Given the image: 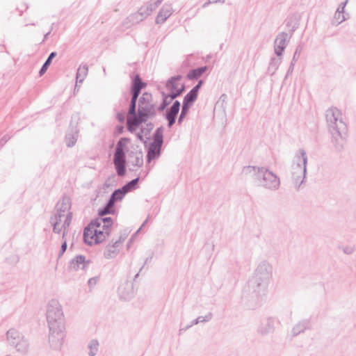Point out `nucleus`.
Here are the masks:
<instances>
[{
    "label": "nucleus",
    "instance_id": "obj_1",
    "mask_svg": "<svg viewBox=\"0 0 356 356\" xmlns=\"http://www.w3.org/2000/svg\"><path fill=\"white\" fill-rule=\"evenodd\" d=\"M241 174L253 179L259 186L275 191L280 186V179L273 171L263 166L247 165L242 168Z\"/></svg>",
    "mask_w": 356,
    "mask_h": 356
},
{
    "label": "nucleus",
    "instance_id": "obj_2",
    "mask_svg": "<svg viewBox=\"0 0 356 356\" xmlns=\"http://www.w3.org/2000/svg\"><path fill=\"white\" fill-rule=\"evenodd\" d=\"M325 116L332 142L340 150L343 147L347 135V127L343 121L342 114L338 108H331L327 110Z\"/></svg>",
    "mask_w": 356,
    "mask_h": 356
},
{
    "label": "nucleus",
    "instance_id": "obj_3",
    "mask_svg": "<svg viewBox=\"0 0 356 356\" xmlns=\"http://www.w3.org/2000/svg\"><path fill=\"white\" fill-rule=\"evenodd\" d=\"M273 277V266L266 260L260 261L249 281V286L258 296H265Z\"/></svg>",
    "mask_w": 356,
    "mask_h": 356
},
{
    "label": "nucleus",
    "instance_id": "obj_4",
    "mask_svg": "<svg viewBox=\"0 0 356 356\" xmlns=\"http://www.w3.org/2000/svg\"><path fill=\"white\" fill-rule=\"evenodd\" d=\"M155 115L156 108L152 103V95L147 92L143 93L138 101L137 113L135 111V115H131L127 118V129L130 132L135 131L140 124L147 122L149 118Z\"/></svg>",
    "mask_w": 356,
    "mask_h": 356
},
{
    "label": "nucleus",
    "instance_id": "obj_5",
    "mask_svg": "<svg viewBox=\"0 0 356 356\" xmlns=\"http://www.w3.org/2000/svg\"><path fill=\"white\" fill-rule=\"evenodd\" d=\"M113 221L110 217H99L92 221L83 232L85 242L92 245L100 243L110 235Z\"/></svg>",
    "mask_w": 356,
    "mask_h": 356
},
{
    "label": "nucleus",
    "instance_id": "obj_6",
    "mask_svg": "<svg viewBox=\"0 0 356 356\" xmlns=\"http://www.w3.org/2000/svg\"><path fill=\"white\" fill-rule=\"evenodd\" d=\"M307 160V154L304 149H299L293 159L291 173L294 185L297 188H299L305 179Z\"/></svg>",
    "mask_w": 356,
    "mask_h": 356
},
{
    "label": "nucleus",
    "instance_id": "obj_7",
    "mask_svg": "<svg viewBox=\"0 0 356 356\" xmlns=\"http://www.w3.org/2000/svg\"><path fill=\"white\" fill-rule=\"evenodd\" d=\"M46 319L48 326L65 325L63 307L57 299L52 298L47 302L46 305Z\"/></svg>",
    "mask_w": 356,
    "mask_h": 356
},
{
    "label": "nucleus",
    "instance_id": "obj_8",
    "mask_svg": "<svg viewBox=\"0 0 356 356\" xmlns=\"http://www.w3.org/2000/svg\"><path fill=\"white\" fill-rule=\"evenodd\" d=\"M8 346L22 354L26 353L29 348V343L25 336L15 328L9 329L6 334Z\"/></svg>",
    "mask_w": 356,
    "mask_h": 356
},
{
    "label": "nucleus",
    "instance_id": "obj_9",
    "mask_svg": "<svg viewBox=\"0 0 356 356\" xmlns=\"http://www.w3.org/2000/svg\"><path fill=\"white\" fill-rule=\"evenodd\" d=\"M49 343L50 347L55 350H60L64 343L66 337L65 325L48 326Z\"/></svg>",
    "mask_w": 356,
    "mask_h": 356
},
{
    "label": "nucleus",
    "instance_id": "obj_10",
    "mask_svg": "<svg viewBox=\"0 0 356 356\" xmlns=\"http://www.w3.org/2000/svg\"><path fill=\"white\" fill-rule=\"evenodd\" d=\"M163 128L162 127L156 129L153 136V142L149 145L147 160L150 163L152 160L158 159L161 155V147L163 143Z\"/></svg>",
    "mask_w": 356,
    "mask_h": 356
},
{
    "label": "nucleus",
    "instance_id": "obj_11",
    "mask_svg": "<svg viewBox=\"0 0 356 356\" xmlns=\"http://www.w3.org/2000/svg\"><path fill=\"white\" fill-rule=\"evenodd\" d=\"M72 216L54 213L50 218V223L55 234H60L62 229H69L72 222Z\"/></svg>",
    "mask_w": 356,
    "mask_h": 356
},
{
    "label": "nucleus",
    "instance_id": "obj_12",
    "mask_svg": "<svg viewBox=\"0 0 356 356\" xmlns=\"http://www.w3.org/2000/svg\"><path fill=\"white\" fill-rule=\"evenodd\" d=\"M125 237L120 236L118 239L108 243L104 251V256L106 259L115 258L120 253L122 245Z\"/></svg>",
    "mask_w": 356,
    "mask_h": 356
},
{
    "label": "nucleus",
    "instance_id": "obj_13",
    "mask_svg": "<svg viewBox=\"0 0 356 356\" xmlns=\"http://www.w3.org/2000/svg\"><path fill=\"white\" fill-rule=\"evenodd\" d=\"M291 34L289 35L286 32L277 34L274 42V51L277 56H282L283 51L288 44Z\"/></svg>",
    "mask_w": 356,
    "mask_h": 356
},
{
    "label": "nucleus",
    "instance_id": "obj_14",
    "mask_svg": "<svg viewBox=\"0 0 356 356\" xmlns=\"http://www.w3.org/2000/svg\"><path fill=\"white\" fill-rule=\"evenodd\" d=\"M72 201L69 197H63L56 204L55 209V214L67 215V216L72 217V212L71 211Z\"/></svg>",
    "mask_w": 356,
    "mask_h": 356
},
{
    "label": "nucleus",
    "instance_id": "obj_15",
    "mask_svg": "<svg viewBox=\"0 0 356 356\" xmlns=\"http://www.w3.org/2000/svg\"><path fill=\"white\" fill-rule=\"evenodd\" d=\"M118 293L120 298L129 300L134 295L133 283L129 281L122 282L118 287Z\"/></svg>",
    "mask_w": 356,
    "mask_h": 356
},
{
    "label": "nucleus",
    "instance_id": "obj_16",
    "mask_svg": "<svg viewBox=\"0 0 356 356\" xmlns=\"http://www.w3.org/2000/svg\"><path fill=\"white\" fill-rule=\"evenodd\" d=\"M172 13L173 9L172 5L170 3H165L158 13V15L156 19V23H164L166 21V19L172 14Z\"/></svg>",
    "mask_w": 356,
    "mask_h": 356
},
{
    "label": "nucleus",
    "instance_id": "obj_17",
    "mask_svg": "<svg viewBox=\"0 0 356 356\" xmlns=\"http://www.w3.org/2000/svg\"><path fill=\"white\" fill-rule=\"evenodd\" d=\"M180 102L177 100L174 102L169 111L166 113V119L168 121V127H172L176 120L177 115L180 109Z\"/></svg>",
    "mask_w": 356,
    "mask_h": 356
},
{
    "label": "nucleus",
    "instance_id": "obj_18",
    "mask_svg": "<svg viewBox=\"0 0 356 356\" xmlns=\"http://www.w3.org/2000/svg\"><path fill=\"white\" fill-rule=\"evenodd\" d=\"M276 320L273 318H269L261 323L258 328V332L262 335H266L273 332L275 330Z\"/></svg>",
    "mask_w": 356,
    "mask_h": 356
},
{
    "label": "nucleus",
    "instance_id": "obj_19",
    "mask_svg": "<svg viewBox=\"0 0 356 356\" xmlns=\"http://www.w3.org/2000/svg\"><path fill=\"white\" fill-rule=\"evenodd\" d=\"M88 265V261L86 260V257L79 255L70 261V268L74 270H84Z\"/></svg>",
    "mask_w": 356,
    "mask_h": 356
},
{
    "label": "nucleus",
    "instance_id": "obj_20",
    "mask_svg": "<svg viewBox=\"0 0 356 356\" xmlns=\"http://www.w3.org/2000/svg\"><path fill=\"white\" fill-rule=\"evenodd\" d=\"M311 323L309 320L304 319L298 322L291 330V334L293 337H296L301 333H303L305 330L310 329Z\"/></svg>",
    "mask_w": 356,
    "mask_h": 356
},
{
    "label": "nucleus",
    "instance_id": "obj_21",
    "mask_svg": "<svg viewBox=\"0 0 356 356\" xmlns=\"http://www.w3.org/2000/svg\"><path fill=\"white\" fill-rule=\"evenodd\" d=\"M126 194L127 193L124 191L122 188L114 191L108 200V207H113L115 203L117 201L122 200Z\"/></svg>",
    "mask_w": 356,
    "mask_h": 356
},
{
    "label": "nucleus",
    "instance_id": "obj_22",
    "mask_svg": "<svg viewBox=\"0 0 356 356\" xmlns=\"http://www.w3.org/2000/svg\"><path fill=\"white\" fill-rule=\"evenodd\" d=\"M143 20L144 19L142 17L136 12L127 17V18L123 22V25L126 28H128L131 25L138 24Z\"/></svg>",
    "mask_w": 356,
    "mask_h": 356
},
{
    "label": "nucleus",
    "instance_id": "obj_23",
    "mask_svg": "<svg viewBox=\"0 0 356 356\" xmlns=\"http://www.w3.org/2000/svg\"><path fill=\"white\" fill-rule=\"evenodd\" d=\"M131 163V170H134L136 168H140L143 165V156L142 152H136L131 156L129 161Z\"/></svg>",
    "mask_w": 356,
    "mask_h": 356
},
{
    "label": "nucleus",
    "instance_id": "obj_24",
    "mask_svg": "<svg viewBox=\"0 0 356 356\" xmlns=\"http://www.w3.org/2000/svg\"><path fill=\"white\" fill-rule=\"evenodd\" d=\"M88 356H96L99 350V343L97 339L90 340L87 345Z\"/></svg>",
    "mask_w": 356,
    "mask_h": 356
},
{
    "label": "nucleus",
    "instance_id": "obj_25",
    "mask_svg": "<svg viewBox=\"0 0 356 356\" xmlns=\"http://www.w3.org/2000/svg\"><path fill=\"white\" fill-rule=\"evenodd\" d=\"M281 63V56L271 58L268 67V72L270 75H273L276 72Z\"/></svg>",
    "mask_w": 356,
    "mask_h": 356
},
{
    "label": "nucleus",
    "instance_id": "obj_26",
    "mask_svg": "<svg viewBox=\"0 0 356 356\" xmlns=\"http://www.w3.org/2000/svg\"><path fill=\"white\" fill-rule=\"evenodd\" d=\"M88 67L87 65L84 64V65H81L79 66V67L77 70L76 76V83H81L84 81L85 78L86 77V76L88 74ZM76 87H77V84H76Z\"/></svg>",
    "mask_w": 356,
    "mask_h": 356
},
{
    "label": "nucleus",
    "instance_id": "obj_27",
    "mask_svg": "<svg viewBox=\"0 0 356 356\" xmlns=\"http://www.w3.org/2000/svg\"><path fill=\"white\" fill-rule=\"evenodd\" d=\"M79 132L76 129L72 130L68 133L65 136L66 145L68 147H73L78 139Z\"/></svg>",
    "mask_w": 356,
    "mask_h": 356
},
{
    "label": "nucleus",
    "instance_id": "obj_28",
    "mask_svg": "<svg viewBox=\"0 0 356 356\" xmlns=\"http://www.w3.org/2000/svg\"><path fill=\"white\" fill-rule=\"evenodd\" d=\"M140 91L131 90L132 97H131L129 109V112H128L129 116H130L131 115H135V111H136V102H137L138 97L140 95Z\"/></svg>",
    "mask_w": 356,
    "mask_h": 356
},
{
    "label": "nucleus",
    "instance_id": "obj_29",
    "mask_svg": "<svg viewBox=\"0 0 356 356\" xmlns=\"http://www.w3.org/2000/svg\"><path fill=\"white\" fill-rule=\"evenodd\" d=\"M140 91L131 90L132 97H131L129 109V112H128L129 116H130L131 115H135V111H136V102H137L138 97L140 95Z\"/></svg>",
    "mask_w": 356,
    "mask_h": 356
},
{
    "label": "nucleus",
    "instance_id": "obj_30",
    "mask_svg": "<svg viewBox=\"0 0 356 356\" xmlns=\"http://www.w3.org/2000/svg\"><path fill=\"white\" fill-rule=\"evenodd\" d=\"M181 76H173L169 79L166 83V88L170 91H174L180 89L178 81L181 79Z\"/></svg>",
    "mask_w": 356,
    "mask_h": 356
},
{
    "label": "nucleus",
    "instance_id": "obj_31",
    "mask_svg": "<svg viewBox=\"0 0 356 356\" xmlns=\"http://www.w3.org/2000/svg\"><path fill=\"white\" fill-rule=\"evenodd\" d=\"M207 70V66L200 67L191 70L187 76L189 79H195L201 76Z\"/></svg>",
    "mask_w": 356,
    "mask_h": 356
},
{
    "label": "nucleus",
    "instance_id": "obj_32",
    "mask_svg": "<svg viewBox=\"0 0 356 356\" xmlns=\"http://www.w3.org/2000/svg\"><path fill=\"white\" fill-rule=\"evenodd\" d=\"M197 94L195 90H191L184 97L183 104L191 106L192 104L196 100Z\"/></svg>",
    "mask_w": 356,
    "mask_h": 356
},
{
    "label": "nucleus",
    "instance_id": "obj_33",
    "mask_svg": "<svg viewBox=\"0 0 356 356\" xmlns=\"http://www.w3.org/2000/svg\"><path fill=\"white\" fill-rule=\"evenodd\" d=\"M301 51H302V48L300 46H298L296 51H295V53L293 54V58H292V60L291 62V64H290V66H289V68L288 70V72H287V74H286V76H288L289 74L292 73L293 70V67H294V65L296 63V61L298 60V56H300V53H301Z\"/></svg>",
    "mask_w": 356,
    "mask_h": 356
},
{
    "label": "nucleus",
    "instance_id": "obj_34",
    "mask_svg": "<svg viewBox=\"0 0 356 356\" xmlns=\"http://www.w3.org/2000/svg\"><path fill=\"white\" fill-rule=\"evenodd\" d=\"M144 86L145 83L141 81L139 75H136L133 80V86L131 90L140 92Z\"/></svg>",
    "mask_w": 356,
    "mask_h": 356
},
{
    "label": "nucleus",
    "instance_id": "obj_35",
    "mask_svg": "<svg viewBox=\"0 0 356 356\" xmlns=\"http://www.w3.org/2000/svg\"><path fill=\"white\" fill-rule=\"evenodd\" d=\"M56 56V52H51L49 56H48L47 59L46 60V61L44 62V63L43 64V65L42 66L40 70V74L42 75L43 73H44L47 68L49 67V66L50 65L51 63V60L52 59Z\"/></svg>",
    "mask_w": 356,
    "mask_h": 356
},
{
    "label": "nucleus",
    "instance_id": "obj_36",
    "mask_svg": "<svg viewBox=\"0 0 356 356\" xmlns=\"http://www.w3.org/2000/svg\"><path fill=\"white\" fill-rule=\"evenodd\" d=\"M125 163H126L125 153L115 152L114 159H113L114 165Z\"/></svg>",
    "mask_w": 356,
    "mask_h": 356
},
{
    "label": "nucleus",
    "instance_id": "obj_37",
    "mask_svg": "<svg viewBox=\"0 0 356 356\" xmlns=\"http://www.w3.org/2000/svg\"><path fill=\"white\" fill-rule=\"evenodd\" d=\"M138 181H139L138 177L134 179L133 180H131V181L128 182L124 186H123L122 188L124 190V191H125V193H127L128 192H129L135 188L136 186L138 183Z\"/></svg>",
    "mask_w": 356,
    "mask_h": 356
},
{
    "label": "nucleus",
    "instance_id": "obj_38",
    "mask_svg": "<svg viewBox=\"0 0 356 356\" xmlns=\"http://www.w3.org/2000/svg\"><path fill=\"white\" fill-rule=\"evenodd\" d=\"M348 17V14L341 13V10H337L334 14V20L337 22V24H341L345 20H346Z\"/></svg>",
    "mask_w": 356,
    "mask_h": 356
},
{
    "label": "nucleus",
    "instance_id": "obj_39",
    "mask_svg": "<svg viewBox=\"0 0 356 356\" xmlns=\"http://www.w3.org/2000/svg\"><path fill=\"white\" fill-rule=\"evenodd\" d=\"M129 138H122L119 140L116 145L115 152H124V149L126 146V143L129 141Z\"/></svg>",
    "mask_w": 356,
    "mask_h": 356
},
{
    "label": "nucleus",
    "instance_id": "obj_40",
    "mask_svg": "<svg viewBox=\"0 0 356 356\" xmlns=\"http://www.w3.org/2000/svg\"><path fill=\"white\" fill-rule=\"evenodd\" d=\"M137 13L145 19L151 14V9H149L146 5H144L139 8Z\"/></svg>",
    "mask_w": 356,
    "mask_h": 356
},
{
    "label": "nucleus",
    "instance_id": "obj_41",
    "mask_svg": "<svg viewBox=\"0 0 356 356\" xmlns=\"http://www.w3.org/2000/svg\"><path fill=\"white\" fill-rule=\"evenodd\" d=\"M190 107L191 106H188V105L183 104L181 113H180L179 119H178L179 124H180L181 122V121L183 120V119L186 117V115L188 113Z\"/></svg>",
    "mask_w": 356,
    "mask_h": 356
},
{
    "label": "nucleus",
    "instance_id": "obj_42",
    "mask_svg": "<svg viewBox=\"0 0 356 356\" xmlns=\"http://www.w3.org/2000/svg\"><path fill=\"white\" fill-rule=\"evenodd\" d=\"M163 0H151L148 3L145 4L149 9H151V13L156 10L158 6L161 3Z\"/></svg>",
    "mask_w": 356,
    "mask_h": 356
},
{
    "label": "nucleus",
    "instance_id": "obj_43",
    "mask_svg": "<svg viewBox=\"0 0 356 356\" xmlns=\"http://www.w3.org/2000/svg\"><path fill=\"white\" fill-rule=\"evenodd\" d=\"M184 86L181 84L180 86V89L174 91H170V94L168 95V97L170 98V100H172L179 97L184 92Z\"/></svg>",
    "mask_w": 356,
    "mask_h": 356
},
{
    "label": "nucleus",
    "instance_id": "obj_44",
    "mask_svg": "<svg viewBox=\"0 0 356 356\" xmlns=\"http://www.w3.org/2000/svg\"><path fill=\"white\" fill-rule=\"evenodd\" d=\"M99 280V277H93L88 280V285L90 289V291H92L95 288V286L97 284Z\"/></svg>",
    "mask_w": 356,
    "mask_h": 356
},
{
    "label": "nucleus",
    "instance_id": "obj_45",
    "mask_svg": "<svg viewBox=\"0 0 356 356\" xmlns=\"http://www.w3.org/2000/svg\"><path fill=\"white\" fill-rule=\"evenodd\" d=\"M117 173L119 176L122 177L125 174V163H120L115 165Z\"/></svg>",
    "mask_w": 356,
    "mask_h": 356
},
{
    "label": "nucleus",
    "instance_id": "obj_46",
    "mask_svg": "<svg viewBox=\"0 0 356 356\" xmlns=\"http://www.w3.org/2000/svg\"><path fill=\"white\" fill-rule=\"evenodd\" d=\"M108 207V202H107L106 205L104 207V209H100L99 211V216L103 217L105 215L111 213L112 212L113 207Z\"/></svg>",
    "mask_w": 356,
    "mask_h": 356
},
{
    "label": "nucleus",
    "instance_id": "obj_47",
    "mask_svg": "<svg viewBox=\"0 0 356 356\" xmlns=\"http://www.w3.org/2000/svg\"><path fill=\"white\" fill-rule=\"evenodd\" d=\"M213 317V315L211 312H209L207 314H206L204 316H199L197 318L198 320V323H206L211 320Z\"/></svg>",
    "mask_w": 356,
    "mask_h": 356
},
{
    "label": "nucleus",
    "instance_id": "obj_48",
    "mask_svg": "<svg viewBox=\"0 0 356 356\" xmlns=\"http://www.w3.org/2000/svg\"><path fill=\"white\" fill-rule=\"evenodd\" d=\"M67 241H65L63 242H62V245H61V247H60V250L59 251V253H58V257H61V256L64 254V252L66 251V249H67Z\"/></svg>",
    "mask_w": 356,
    "mask_h": 356
},
{
    "label": "nucleus",
    "instance_id": "obj_49",
    "mask_svg": "<svg viewBox=\"0 0 356 356\" xmlns=\"http://www.w3.org/2000/svg\"><path fill=\"white\" fill-rule=\"evenodd\" d=\"M117 118L119 122H123L125 120V113H118L117 114Z\"/></svg>",
    "mask_w": 356,
    "mask_h": 356
},
{
    "label": "nucleus",
    "instance_id": "obj_50",
    "mask_svg": "<svg viewBox=\"0 0 356 356\" xmlns=\"http://www.w3.org/2000/svg\"><path fill=\"white\" fill-rule=\"evenodd\" d=\"M348 3V0H346L344 2H342L339 4L337 10H341V13H344V8Z\"/></svg>",
    "mask_w": 356,
    "mask_h": 356
},
{
    "label": "nucleus",
    "instance_id": "obj_51",
    "mask_svg": "<svg viewBox=\"0 0 356 356\" xmlns=\"http://www.w3.org/2000/svg\"><path fill=\"white\" fill-rule=\"evenodd\" d=\"M202 83H203V81L202 80H200L198 82V83L194 88H193L191 90H195V92L198 93V91H199L200 88H201Z\"/></svg>",
    "mask_w": 356,
    "mask_h": 356
},
{
    "label": "nucleus",
    "instance_id": "obj_52",
    "mask_svg": "<svg viewBox=\"0 0 356 356\" xmlns=\"http://www.w3.org/2000/svg\"><path fill=\"white\" fill-rule=\"evenodd\" d=\"M343 252L347 254H350L353 252L354 249L352 247H346L343 248Z\"/></svg>",
    "mask_w": 356,
    "mask_h": 356
},
{
    "label": "nucleus",
    "instance_id": "obj_53",
    "mask_svg": "<svg viewBox=\"0 0 356 356\" xmlns=\"http://www.w3.org/2000/svg\"><path fill=\"white\" fill-rule=\"evenodd\" d=\"M67 231L68 229H62V241L63 242L65 241H67V238H66V235H67Z\"/></svg>",
    "mask_w": 356,
    "mask_h": 356
},
{
    "label": "nucleus",
    "instance_id": "obj_54",
    "mask_svg": "<svg viewBox=\"0 0 356 356\" xmlns=\"http://www.w3.org/2000/svg\"><path fill=\"white\" fill-rule=\"evenodd\" d=\"M198 324V320L197 318L194 319L193 321H191V324L188 325L186 328H189V327H191L192 326L195 325H197Z\"/></svg>",
    "mask_w": 356,
    "mask_h": 356
},
{
    "label": "nucleus",
    "instance_id": "obj_55",
    "mask_svg": "<svg viewBox=\"0 0 356 356\" xmlns=\"http://www.w3.org/2000/svg\"><path fill=\"white\" fill-rule=\"evenodd\" d=\"M9 139V138H8L7 136H4L3 137L1 140H0V144L1 145H3Z\"/></svg>",
    "mask_w": 356,
    "mask_h": 356
},
{
    "label": "nucleus",
    "instance_id": "obj_56",
    "mask_svg": "<svg viewBox=\"0 0 356 356\" xmlns=\"http://www.w3.org/2000/svg\"><path fill=\"white\" fill-rule=\"evenodd\" d=\"M116 130H117L118 134H121V133H122V131L124 130V127H123V126H118L116 127Z\"/></svg>",
    "mask_w": 356,
    "mask_h": 356
},
{
    "label": "nucleus",
    "instance_id": "obj_57",
    "mask_svg": "<svg viewBox=\"0 0 356 356\" xmlns=\"http://www.w3.org/2000/svg\"><path fill=\"white\" fill-rule=\"evenodd\" d=\"M143 133H144V129H143L141 130V133H138V134H137V138H138L140 140H143V135H142V134H143Z\"/></svg>",
    "mask_w": 356,
    "mask_h": 356
},
{
    "label": "nucleus",
    "instance_id": "obj_58",
    "mask_svg": "<svg viewBox=\"0 0 356 356\" xmlns=\"http://www.w3.org/2000/svg\"><path fill=\"white\" fill-rule=\"evenodd\" d=\"M169 104V102H166V99H164L163 100V105L161 106L160 109L163 110L165 108V107Z\"/></svg>",
    "mask_w": 356,
    "mask_h": 356
},
{
    "label": "nucleus",
    "instance_id": "obj_59",
    "mask_svg": "<svg viewBox=\"0 0 356 356\" xmlns=\"http://www.w3.org/2000/svg\"><path fill=\"white\" fill-rule=\"evenodd\" d=\"M219 1L222 2V3H225V0H210V2H211V3H216Z\"/></svg>",
    "mask_w": 356,
    "mask_h": 356
},
{
    "label": "nucleus",
    "instance_id": "obj_60",
    "mask_svg": "<svg viewBox=\"0 0 356 356\" xmlns=\"http://www.w3.org/2000/svg\"><path fill=\"white\" fill-rule=\"evenodd\" d=\"M211 2H210V0H208L207 1H206L203 5H202V8H206L207 7L209 4H211Z\"/></svg>",
    "mask_w": 356,
    "mask_h": 356
},
{
    "label": "nucleus",
    "instance_id": "obj_61",
    "mask_svg": "<svg viewBox=\"0 0 356 356\" xmlns=\"http://www.w3.org/2000/svg\"><path fill=\"white\" fill-rule=\"evenodd\" d=\"M147 126L148 127L147 131H149L153 128V124L152 123L147 124Z\"/></svg>",
    "mask_w": 356,
    "mask_h": 356
},
{
    "label": "nucleus",
    "instance_id": "obj_62",
    "mask_svg": "<svg viewBox=\"0 0 356 356\" xmlns=\"http://www.w3.org/2000/svg\"><path fill=\"white\" fill-rule=\"evenodd\" d=\"M147 220H146L142 225V226L139 228V229L137 231V232H140V230L142 229V227L145 225V224L147 222Z\"/></svg>",
    "mask_w": 356,
    "mask_h": 356
}]
</instances>
